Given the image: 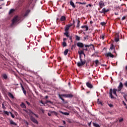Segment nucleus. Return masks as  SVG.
<instances>
[{"label": "nucleus", "instance_id": "1", "mask_svg": "<svg viewBox=\"0 0 127 127\" xmlns=\"http://www.w3.org/2000/svg\"><path fill=\"white\" fill-rule=\"evenodd\" d=\"M117 91H118V89H112L111 88L109 90V96L111 98V99H115V97L113 96V93L116 97H118V95L117 94Z\"/></svg>", "mask_w": 127, "mask_h": 127}, {"label": "nucleus", "instance_id": "2", "mask_svg": "<svg viewBox=\"0 0 127 127\" xmlns=\"http://www.w3.org/2000/svg\"><path fill=\"white\" fill-rule=\"evenodd\" d=\"M79 59L80 62H78L77 64L78 67H81V66H83V65L86 64V60L83 61V60H82V57L81 56H79Z\"/></svg>", "mask_w": 127, "mask_h": 127}, {"label": "nucleus", "instance_id": "3", "mask_svg": "<svg viewBox=\"0 0 127 127\" xmlns=\"http://www.w3.org/2000/svg\"><path fill=\"white\" fill-rule=\"evenodd\" d=\"M23 111L25 112L27 114H28V115H29L30 117H31V115H34V116H35L36 118H38V115L34 114V113H33L32 111H31V110L29 109H24Z\"/></svg>", "mask_w": 127, "mask_h": 127}, {"label": "nucleus", "instance_id": "4", "mask_svg": "<svg viewBox=\"0 0 127 127\" xmlns=\"http://www.w3.org/2000/svg\"><path fill=\"white\" fill-rule=\"evenodd\" d=\"M18 21H19V17H18V16H16L14 17V18L12 20L11 25H13L14 23H16V22H18Z\"/></svg>", "mask_w": 127, "mask_h": 127}, {"label": "nucleus", "instance_id": "5", "mask_svg": "<svg viewBox=\"0 0 127 127\" xmlns=\"http://www.w3.org/2000/svg\"><path fill=\"white\" fill-rule=\"evenodd\" d=\"M30 119L31 120V121L34 123V124H36V125H38V122L37 121V120H36V119H35V118H34V117H33L32 116H31L30 117Z\"/></svg>", "mask_w": 127, "mask_h": 127}, {"label": "nucleus", "instance_id": "6", "mask_svg": "<svg viewBox=\"0 0 127 127\" xmlns=\"http://www.w3.org/2000/svg\"><path fill=\"white\" fill-rule=\"evenodd\" d=\"M124 87V84H123V83L122 82H120L119 83V85L118 87V92H121L122 90V88Z\"/></svg>", "mask_w": 127, "mask_h": 127}, {"label": "nucleus", "instance_id": "7", "mask_svg": "<svg viewBox=\"0 0 127 127\" xmlns=\"http://www.w3.org/2000/svg\"><path fill=\"white\" fill-rule=\"evenodd\" d=\"M86 85L88 88L89 89H93V84L90 82H87L86 83Z\"/></svg>", "mask_w": 127, "mask_h": 127}, {"label": "nucleus", "instance_id": "8", "mask_svg": "<svg viewBox=\"0 0 127 127\" xmlns=\"http://www.w3.org/2000/svg\"><path fill=\"white\" fill-rule=\"evenodd\" d=\"M105 56H106V57H110L111 58H114V57H115V55L112 54L111 53L105 54Z\"/></svg>", "mask_w": 127, "mask_h": 127}, {"label": "nucleus", "instance_id": "9", "mask_svg": "<svg viewBox=\"0 0 127 127\" xmlns=\"http://www.w3.org/2000/svg\"><path fill=\"white\" fill-rule=\"evenodd\" d=\"M63 96L65 98H73L74 97L72 94H64Z\"/></svg>", "mask_w": 127, "mask_h": 127}, {"label": "nucleus", "instance_id": "10", "mask_svg": "<svg viewBox=\"0 0 127 127\" xmlns=\"http://www.w3.org/2000/svg\"><path fill=\"white\" fill-rule=\"evenodd\" d=\"M109 11H110V10L109 9H105V8H103L102 9V10L101 11H99V12L100 13H106V12H109Z\"/></svg>", "mask_w": 127, "mask_h": 127}, {"label": "nucleus", "instance_id": "11", "mask_svg": "<svg viewBox=\"0 0 127 127\" xmlns=\"http://www.w3.org/2000/svg\"><path fill=\"white\" fill-rule=\"evenodd\" d=\"M99 5L100 8H103V6H105V3H104V1H100L99 3Z\"/></svg>", "mask_w": 127, "mask_h": 127}, {"label": "nucleus", "instance_id": "12", "mask_svg": "<svg viewBox=\"0 0 127 127\" xmlns=\"http://www.w3.org/2000/svg\"><path fill=\"white\" fill-rule=\"evenodd\" d=\"M76 45L78 47H80V48H83V47H84V44L81 42L77 43Z\"/></svg>", "mask_w": 127, "mask_h": 127}, {"label": "nucleus", "instance_id": "13", "mask_svg": "<svg viewBox=\"0 0 127 127\" xmlns=\"http://www.w3.org/2000/svg\"><path fill=\"white\" fill-rule=\"evenodd\" d=\"M33 0H28V5L29 6H32V5H33Z\"/></svg>", "mask_w": 127, "mask_h": 127}, {"label": "nucleus", "instance_id": "14", "mask_svg": "<svg viewBox=\"0 0 127 127\" xmlns=\"http://www.w3.org/2000/svg\"><path fill=\"white\" fill-rule=\"evenodd\" d=\"M21 87L22 88V90L23 91V93L24 94V95H26V91L25 89H24V87H23V86L22 85V84L21 83Z\"/></svg>", "mask_w": 127, "mask_h": 127}, {"label": "nucleus", "instance_id": "15", "mask_svg": "<svg viewBox=\"0 0 127 127\" xmlns=\"http://www.w3.org/2000/svg\"><path fill=\"white\" fill-rule=\"evenodd\" d=\"M81 28H85V31H88L89 30V27L87 25L82 26Z\"/></svg>", "mask_w": 127, "mask_h": 127}, {"label": "nucleus", "instance_id": "16", "mask_svg": "<svg viewBox=\"0 0 127 127\" xmlns=\"http://www.w3.org/2000/svg\"><path fill=\"white\" fill-rule=\"evenodd\" d=\"M2 78L4 79V80H6L7 79V74L6 73L2 74L1 75Z\"/></svg>", "mask_w": 127, "mask_h": 127}, {"label": "nucleus", "instance_id": "17", "mask_svg": "<svg viewBox=\"0 0 127 127\" xmlns=\"http://www.w3.org/2000/svg\"><path fill=\"white\" fill-rule=\"evenodd\" d=\"M70 5L73 8H75V7H76V6H75V4H74V2H73V1H72L71 0H70Z\"/></svg>", "mask_w": 127, "mask_h": 127}, {"label": "nucleus", "instance_id": "18", "mask_svg": "<svg viewBox=\"0 0 127 127\" xmlns=\"http://www.w3.org/2000/svg\"><path fill=\"white\" fill-rule=\"evenodd\" d=\"M64 94H59V97L60 98V99H61V100H62L63 102H65V100L64 99H63V98H62V97H64L63 96Z\"/></svg>", "mask_w": 127, "mask_h": 127}, {"label": "nucleus", "instance_id": "19", "mask_svg": "<svg viewBox=\"0 0 127 127\" xmlns=\"http://www.w3.org/2000/svg\"><path fill=\"white\" fill-rule=\"evenodd\" d=\"M60 20L61 21H64V20H66V17L65 16H62Z\"/></svg>", "mask_w": 127, "mask_h": 127}, {"label": "nucleus", "instance_id": "20", "mask_svg": "<svg viewBox=\"0 0 127 127\" xmlns=\"http://www.w3.org/2000/svg\"><path fill=\"white\" fill-rule=\"evenodd\" d=\"M20 107H22L23 109H26V106H25V104L23 103L22 102Z\"/></svg>", "mask_w": 127, "mask_h": 127}, {"label": "nucleus", "instance_id": "21", "mask_svg": "<svg viewBox=\"0 0 127 127\" xmlns=\"http://www.w3.org/2000/svg\"><path fill=\"white\" fill-rule=\"evenodd\" d=\"M95 63L96 64L95 67H98L99 66V64H100V62L98 60H95Z\"/></svg>", "mask_w": 127, "mask_h": 127}, {"label": "nucleus", "instance_id": "22", "mask_svg": "<svg viewBox=\"0 0 127 127\" xmlns=\"http://www.w3.org/2000/svg\"><path fill=\"white\" fill-rule=\"evenodd\" d=\"M10 124L13 125V126H17V124L15 123L12 120H10Z\"/></svg>", "mask_w": 127, "mask_h": 127}, {"label": "nucleus", "instance_id": "23", "mask_svg": "<svg viewBox=\"0 0 127 127\" xmlns=\"http://www.w3.org/2000/svg\"><path fill=\"white\" fill-rule=\"evenodd\" d=\"M83 54H84V50H81L80 51H78V54L79 55H80V56L82 57L81 55Z\"/></svg>", "mask_w": 127, "mask_h": 127}, {"label": "nucleus", "instance_id": "24", "mask_svg": "<svg viewBox=\"0 0 127 127\" xmlns=\"http://www.w3.org/2000/svg\"><path fill=\"white\" fill-rule=\"evenodd\" d=\"M61 114L62 115H64V116H69V113L67 112H63L62 111L61 112Z\"/></svg>", "mask_w": 127, "mask_h": 127}, {"label": "nucleus", "instance_id": "25", "mask_svg": "<svg viewBox=\"0 0 127 127\" xmlns=\"http://www.w3.org/2000/svg\"><path fill=\"white\" fill-rule=\"evenodd\" d=\"M68 51H69V50L66 49V50L64 51V55H65V56L67 55V54H68Z\"/></svg>", "mask_w": 127, "mask_h": 127}, {"label": "nucleus", "instance_id": "26", "mask_svg": "<svg viewBox=\"0 0 127 127\" xmlns=\"http://www.w3.org/2000/svg\"><path fill=\"white\" fill-rule=\"evenodd\" d=\"M64 35H65L66 37H69V32H68V31H65L64 33Z\"/></svg>", "mask_w": 127, "mask_h": 127}, {"label": "nucleus", "instance_id": "27", "mask_svg": "<svg viewBox=\"0 0 127 127\" xmlns=\"http://www.w3.org/2000/svg\"><path fill=\"white\" fill-rule=\"evenodd\" d=\"M75 3H79V4H87V3L86 2H76Z\"/></svg>", "mask_w": 127, "mask_h": 127}, {"label": "nucleus", "instance_id": "28", "mask_svg": "<svg viewBox=\"0 0 127 127\" xmlns=\"http://www.w3.org/2000/svg\"><path fill=\"white\" fill-rule=\"evenodd\" d=\"M28 13H29V11L28 10L26 11L25 14H24V17L27 16V15H28Z\"/></svg>", "mask_w": 127, "mask_h": 127}, {"label": "nucleus", "instance_id": "29", "mask_svg": "<svg viewBox=\"0 0 127 127\" xmlns=\"http://www.w3.org/2000/svg\"><path fill=\"white\" fill-rule=\"evenodd\" d=\"M77 28H79L80 27V21L79 20H77V24L76 25Z\"/></svg>", "mask_w": 127, "mask_h": 127}, {"label": "nucleus", "instance_id": "30", "mask_svg": "<svg viewBox=\"0 0 127 127\" xmlns=\"http://www.w3.org/2000/svg\"><path fill=\"white\" fill-rule=\"evenodd\" d=\"M8 96L10 98H12V99H13L14 98V97L13 96V95H12V94H11V93H8Z\"/></svg>", "mask_w": 127, "mask_h": 127}, {"label": "nucleus", "instance_id": "31", "mask_svg": "<svg viewBox=\"0 0 127 127\" xmlns=\"http://www.w3.org/2000/svg\"><path fill=\"white\" fill-rule=\"evenodd\" d=\"M117 37L115 39V41H116V42H118L120 40V38H119L120 37L118 35H117Z\"/></svg>", "mask_w": 127, "mask_h": 127}, {"label": "nucleus", "instance_id": "32", "mask_svg": "<svg viewBox=\"0 0 127 127\" xmlns=\"http://www.w3.org/2000/svg\"><path fill=\"white\" fill-rule=\"evenodd\" d=\"M93 125L94 127H100V125H99V124H97L95 123H93Z\"/></svg>", "mask_w": 127, "mask_h": 127}, {"label": "nucleus", "instance_id": "33", "mask_svg": "<svg viewBox=\"0 0 127 127\" xmlns=\"http://www.w3.org/2000/svg\"><path fill=\"white\" fill-rule=\"evenodd\" d=\"M62 45L64 47H66L67 46V43H66V42H63Z\"/></svg>", "mask_w": 127, "mask_h": 127}, {"label": "nucleus", "instance_id": "34", "mask_svg": "<svg viewBox=\"0 0 127 127\" xmlns=\"http://www.w3.org/2000/svg\"><path fill=\"white\" fill-rule=\"evenodd\" d=\"M69 28H70V27L66 25L64 31H68V30H69Z\"/></svg>", "mask_w": 127, "mask_h": 127}, {"label": "nucleus", "instance_id": "35", "mask_svg": "<svg viewBox=\"0 0 127 127\" xmlns=\"http://www.w3.org/2000/svg\"><path fill=\"white\" fill-rule=\"evenodd\" d=\"M75 39L76 40H77V41H80V37H79L78 35L75 36Z\"/></svg>", "mask_w": 127, "mask_h": 127}, {"label": "nucleus", "instance_id": "36", "mask_svg": "<svg viewBox=\"0 0 127 127\" xmlns=\"http://www.w3.org/2000/svg\"><path fill=\"white\" fill-rule=\"evenodd\" d=\"M91 46H93V47H94V45L93 44H90V45H85V47H91Z\"/></svg>", "mask_w": 127, "mask_h": 127}, {"label": "nucleus", "instance_id": "37", "mask_svg": "<svg viewBox=\"0 0 127 127\" xmlns=\"http://www.w3.org/2000/svg\"><path fill=\"white\" fill-rule=\"evenodd\" d=\"M13 11H14V9H11L10 10V11H9V14H11V13H12V12H13Z\"/></svg>", "mask_w": 127, "mask_h": 127}, {"label": "nucleus", "instance_id": "38", "mask_svg": "<svg viewBox=\"0 0 127 127\" xmlns=\"http://www.w3.org/2000/svg\"><path fill=\"white\" fill-rule=\"evenodd\" d=\"M100 38L102 39L103 40H104V39H105V35H101L100 36Z\"/></svg>", "mask_w": 127, "mask_h": 127}, {"label": "nucleus", "instance_id": "39", "mask_svg": "<svg viewBox=\"0 0 127 127\" xmlns=\"http://www.w3.org/2000/svg\"><path fill=\"white\" fill-rule=\"evenodd\" d=\"M101 25H102V26H104L107 24V23L105 22H102L100 23Z\"/></svg>", "mask_w": 127, "mask_h": 127}, {"label": "nucleus", "instance_id": "40", "mask_svg": "<svg viewBox=\"0 0 127 127\" xmlns=\"http://www.w3.org/2000/svg\"><path fill=\"white\" fill-rule=\"evenodd\" d=\"M75 47H76V44H75L74 45H72L71 46V50H73V49H74V48H75Z\"/></svg>", "mask_w": 127, "mask_h": 127}, {"label": "nucleus", "instance_id": "41", "mask_svg": "<svg viewBox=\"0 0 127 127\" xmlns=\"http://www.w3.org/2000/svg\"><path fill=\"white\" fill-rule=\"evenodd\" d=\"M22 2L19 1L18 3V6H21L22 5Z\"/></svg>", "mask_w": 127, "mask_h": 127}, {"label": "nucleus", "instance_id": "42", "mask_svg": "<svg viewBox=\"0 0 127 127\" xmlns=\"http://www.w3.org/2000/svg\"><path fill=\"white\" fill-rule=\"evenodd\" d=\"M46 104L48 103H50V104H53V102H52L51 101H50V100H47L46 101Z\"/></svg>", "mask_w": 127, "mask_h": 127}, {"label": "nucleus", "instance_id": "43", "mask_svg": "<svg viewBox=\"0 0 127 127\" xmlns=\"http://www.w3.org/2000/svg\"><path fill=\"white\" fill-rule=\"evenodd\" d=\"M99 100H100V99H98L97 104L98 105H103L102 103V102L99 101Z\"/></svg>", "mask_w": 127, "mask_h": 127}, {"label": "nucleus", "instance_id": "44", "mask_svg": "<svg viewBox=\"0 0 127 127\" xmlns=\"http://www.w3.org/2000/svg\"><path fill=\"white\" fill-rule=\"evenodd\" d=\"M89 38V36L86 35L85 37H84V40H86V39L88 40Z\"/></svg>", "mask_w": 127, "mask_h": 127}, {"label": "nucleus", "instance_id": "45", "mask_svg": "<svg viewBox=\"0 0 127 127\" xmlns=\"http://www.w3.org/2000/svg\"><path fill=\"white\" fill-rule=\"evenodd\" d=\"M123 98H124L125 100L127 102V95L125 94V95L123 96Z\"/></svg>", "mask_w": 127, "mask_h": 127}, {"label": "nucleus", "instance_id": "46", "mask_svg": "<svg viewBox=\"0 0 127 127\" xmlns=\"http://www.w3.org/2000/svg\"><path fill=\"white\" fill-rule=\"evenodd\" d=\"M3 112H4V114H5V115H7V116H9L8 112L5 111H4Z\"/></svg>", "mask_w": 127, "mask_h": 127}, {"label": "nucleus", "instance_id": "47", "mask_svg": "<svg viewBox=\"0 0 127 127\" xmlns=\"http://www.w3.org/2000/svg\"><path fill=\"white\" fill-rule=\"evenodd\" d=\"M58 60H59V62H61V60H62V59H61V57H58Z\"/></svg>", "mask_w": 127, "mask_h": 127}, {"label": "nucleus", "instance_id": "48", "mask_svg": "<svg viewBox=\"0 0 127 127\" xmlns=\"http://www.w3.org/2000/svg\"><path fill=\"white\" fill-rule=\"evenodd\" d=\"M9 114H10V115H11L12 118L13 119H14V115L13 114H12V113L11 112H9Z\"/></svg>", "mask_w": 127, "mask_h": 127}, {"label": "nucleus", "instance_id": "49", "mask_svg": "<svg viewBox=\"0 0 127 127\" xmlns=\"http://www.w3.org/2000/svg\"><path fill=\"white\" fill-rule=\"evenodd\" d=\"M2 108L3 110H5L6 108L4 106V104L3 103L2 104Z\"/></svg>", "mask_w": 127, "mask_h": 127}, {"label": "nucleus", "instance_id": "50", "mask_svg": "<svg viewBox=\"0 0 127 127\" xmlns=\"http://www.w3.org/2000/svg\"><path fill=\"white\" fill-rule=\"evenodd\" d=\"M123 121H124L123 118H121L119 121V123H122V122H123Z\"/></svg>", "mask_w": 127, "mask_h": 127}, {"label": "nucleus", "instance_id": "51", "mask_svg": "<svg viewBox=\"0 0 127 127\" xmlns=\"http://www.w3.org/2000/svg\"><path fill=\"white\" fill-rule=\"evenodd\" d=\"M110 49H111V50H113V49H114V44L112 45V46L110 47Z\"/></svg>", "mask_w": 127, "mask_h": 127}, {"label": "nucleus", "instance_id": "52", "mask_svg": "<svg viewBox=\"0 0 127 127\" xmlns=\"http://www.w3.org/2000/svg\"><path fill=\"white\" fill-rule=\"evenodd\" d=\"M69 40L71 41V42H73V40H72V36L69 37Z\"/></svg>", "mask_w": 127, "mask_h": 127}, {"label": "nucleus", "instance_id": "53", "mask_svg": "<svg viewBox=\"0 0 127 127\" xmlns=\"http://www.w3.org/2000/svg\"><path fill=\"white\" fill-rule=\"evenodd\" d=\"M124 85L127 88V81L124 83Z\"/></svg>", "mask_w": 127, "mask_h": 127}, {"label": "nucleus", "instance_id": "54", "mask_svg": "<svg viewBox=\"0 0 127 127\" xmlns=\"http://www.w3.org/2000/svg\"><path fill=\"white\" fill-rule=\"evenodd\" d=\"M96 54H98V53L95 52L94 54H92L91 56L93 57V56H95L96 55Z\"/></svg>", "mask_w": 127, "mask_h": 127}, {"label": "nucleus", "instance_id": "55", "mask_svg": "<svg viewBox=\"0 0 127 127\" xmlns=\"http://www.w3.org/2000/svg\"><path fill=\"white\" fill-rule=\"evenodd\" d=\"M67 122H68L69 124H71V123H72V121H71V120H70V119H68V120H67Z\"/></svg>", "mask_w": 127, "mask_h": 127}, {"label": "nucleus", "instance_id": "56", "mask_svg": "<svg viewBox=\"0 0 127 127\" xmlns=\"http://www.w3.org/2000/svg\"><path fill=\"white\" fill-rule=\"evenodd\" d=\"M123 104L124 105V106H127V104L126 103V102H125L124 101L122 102Z\"/></svg>", "mask_w": 127, "mask_h": 127}, {"label": "nucleus", "instance_id": "57", "mask_svg": "<svg viewBox=\"0 0 127 127\" xmlns=\"http://www.w3.org/2000/svg\"><path fill=\"white\" fill-rule=\"evenodd\" d=\"M26 103L28 105V106H30V103L28 102V101H26Z\"/></svg>", "mask_w": 127, "mask_h": 127}, {"label": "nucleus", "instance_id": "58", "mask_svg": "<svg viewBox=\"0 0 127 127\" xmlns=\"http://www.w3.org/2000/svg\"><path fill=\"white\" fill-rule=\"evenodd\" d=\"M125 19H126V16H123L122 18V20H125Z\"/></svg>", "mask_w": 127, "mask_h": 127}, {"label": "nucleus", "instance_id": "59", "mask_svg": "<svg viewBox=\"0 0 127 127\" xmlns=\"http://www.w3.org/2000/svg\"><path fill=\"white\" fill-rule=\"evenodd\" d=\"M24 0H19V1H20L22 3H23V2H24Z\"/></svg>", "mask_w": 127, "mask_h": 127}, {"label": "nucleus", "instance_id": "60", "mask_svg": "<svg viewBox=\"0 0 127 127\" xmlns=\"http://www.w3.org/2000/svg\"><path fill=\"white\" fill-rule=\"evenodd\" d=\"M69 27H71V26H73V24H70L68 25H67Z\"/></svg>", "mask_w": 127, "mask_h": 127}, {"label": "nucleus", "instance_id": "61", "mask_svg": "<svg viewBox=\"0 0 127 127\" xmlns=\"http://www.w3.org/2000/svg\"><path fill=\"white\" fill-rule=\"evenodd\" d=\"M101 66H102L103 67V66H107V65H106V64H101Z\"/></svg>", "mask_w": 127, "mask_h": 127}, {"label": "nucleus", "instance_id": "62", "mask_svg": "<svg viewBox=\"0 0 127 127\" xmlns=\"http://www.w3.org/2000/svg\"><path fill=\"white\" fill-rule=\"evenodd\" d=\"M82 50H83V52H84V50H85V51H88V49L87 48L83 49Z\"/></svg>", "mask_w": 127, "mask_h": 127}, {"label": "nucleus", "instance_id": "63", "mask_svg": "<svg viewBox=\"0 0 127 127\" xmlns=\"http://www.w3.org/2000/svg\"><path fill=\"white\" fill-rule=\"evenodd\" d=\"M109 106L110 108H112V107H113V105L112 104H109Z\"/></svg>", "mask_w": 127, "mask_h": 127}, {"label": "nucleus", "instance_id": "64", "mask_svg": "<svg viewBox=\"0 0 127 127\" xmlns=\"http://www.w3.org/2000/svg\"><path fill=\"white\" fill-rule=\"evenodd\" d=\"M48 115L49 116V117H51V114L48 113Z\"/></svg>", "mask_w": 127, "mask_h": 127}]
</instances>
